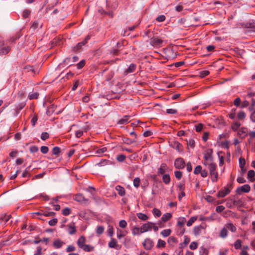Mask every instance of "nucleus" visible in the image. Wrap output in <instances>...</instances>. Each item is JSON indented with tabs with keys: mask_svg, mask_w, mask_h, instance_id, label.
I'll list each match as a JSON object with an SVG mask.
<instances>
[{
	"mask_svg": "<svg viewBox=\"0 0 255 255\" xmlns=\"http://www.w3.org/2000/svg\"><path fill=\"white\" fill-rule=\"evenodd\" d=\"M162 180L165 184H168L170 182V177L169 174H163L162 176Z\"/></svg>",
	"mask_w": 255,
	"mask_h": 255,
	"instance_id": "30",
	"label": "nucleus"
},
{
	"mask_svg": "<svg viewBox=\"0 0 255 255\" xmlns=\"http://www.w3.org/2000/svg\"><path fill=\"white\" fill-rule=\"evenodd\" d=\"M85 65V60H82L79 63L76 64L77 69H80L82 68Z\"/></svg>",
	"mask_w": 255,
	"mask_h": 255,
	"instance_id": "62",
	"label": "nucleus"
},
{
	"mask_svg": "<svg viewBox=\"0 0 255 255\" xmlns=\"http://www.w3.org/2000/svg\"><path fill=\"white\" fill-rule=\"evenodd\" d=\"M80 42L78 43L76 45L72 47V51L74 53L80 52L83 46L82 45Z\"/></svg>",
	"mask_w": 255,
	"mask_h": 255,
	"instance_id": "19",
	"label": "nucleus"
},
{
	"mask_svg": "<svg viewBox=\"0 0 255 255\" xmlns=\"http://www.w3.org/2000/svg\"><path fill=\"white\" fill-rule=\"evenodd\" d=\"M247 128H242L239 131L238 134L240 135L242 138H245V136L247 135Z\"/></svg>",
	"mask_w": 255,
	"mask_h": 255,
	"instance_id": "21",
	"label": "nucleus"
},
{
	"mask_svg": "<svg viewBox=\"0 0 255 255\" xmlns=\"http://www.w3.org/2000/svg\"><path fill=\"white\" fill-rule=\"evenodd\" d=\"M25 106L24 102H21L15 105V108L17 109V111H20Z\"/></svg>",
	"mask_w": 255,
	"mask_h": 255,
	"instance_id": "40",
	"label": "nucleus"
},
{
	"mask_svg": "<svg viewBox=\"0 0 255 255\" xmlns=\"http://www.w3.org/2000/svg\"><path fill=\"white\" fill-rule=\"evenodd\" d=\"M61 152L60 148L58 146H55L52 149V154L58 156Z\"/></svg>",
	"mask_w": 255,
	"mask_h": 255,
	"instance_id": "42",
	"label": "nucleus"
},
{
	"mask_svg": "<svg viewBox=\"0 0 255 255\" xmlns=\"http://www.w3.org/2000/svg\"><path fill=\"white\" fill-rule=\"evenodd\" d=\"M104 231V227L102 226H99L97 227L96 233L98 235H100L103 233Z\"/></svg>",
	"mask_w": 255,
	"mask_h": 255,
	"instance_id": "46",
	"label": "nucleus"
},
{
	"mask_svg": "<svg viewBox=\"0 0 255 255\" xmlns=\"http://www.w3.org/2000/svg\"><path fill=\"white\" fill-rule=\"evenodd\" d=\"M197 219V216H193V217H191V218L188 220V221L187 222V224H186V225H187V226L188 227H190V226H191L192 225V224H193V223H194V222H195V221H196Z\"/></svg>",
	"mask_w": 255,
	"mask_h": 255,
	"instance_id": "43",
	"label": "nucleus"
},
{
	"mask_svg": "<svg viewBox=\"0 0 255 255\" xmlns=\"http://www.w3.org/2000/svg\"><path fill=\"white\" fill-rule=\"evenodd\" d=\"M126 158V155L124 154H119L117 156L116 159L119 162H123Z\"/></svg>",
	"mask_w": 255,
	"mask_h": 255,
	"instance_id": "52",
	"label": "nucleus"
},
{
	"mask_svg": "<svg viewBox=\"0 0 255 255\" xmlns=\"http://www.w3.org/2000/svg\"><path fill=\"white\" fill-rule=\"evenodd\" d=\"M152 213L155 216H157L158 217H159L161 215V211L157 208H154L153 209Z\"/></svg>",
	"mask_w": 255,
	"mask_h": 255,
	"instance_id": "55",
	"label": "nucleus"
},
{
	"mask_svg": "<svg viewBox=\"0 0 255 255\" xmlns=\"http://www.w3.org/2000/svg\"><path fill=\"white\" fill-rule=\"evenodd\" d=\"M81 249L83 250L85 252H90L94 251V247L90 245L85 244Z\"/></svg>",
	"mask_w": 255,
	"mask_h": 255,
	"instance_id": "26",
	"label": "nucleus"
},
{
	"mask_svg": "<svg viewBox=\"0 0 255 255\" xmlns=\"http://www.w3.org/2000/svg\"><path fill=\"white\" fill-rule=\"evenodd\" d=\"M213 149L211 148H208L206 150L204 154V159L205 161H207L208 160H210L211 161H213Z\"/></svg>",
	"mask_w": 255,
	"mask_h": 255,
	"instance_id": "9",
	"label": "nucleus"
},
{
	"mask_svg": "<svg viewBox=\"0 0 255 255\" xmlns=\"http://www.w3.org/2000/svg\"><path fill=\"white\" fill-rule=\"evenodd\" d=\"M242 27L248 29L249 31L255 32V21L252 20L241 24Z\"/></svg>",
	"mask_w": 255,
	"mask_h": 255,
	"instance_id": "2",
	"label": "nucleus"
},
{
	"mask_svg": "<svg viewBox=\"0 0 255 255\" xmlns=\"http://www.w3.org/2000/svg\"><path fill=\"white\" fill-rule=\"evenodd\" d=\"M240 126L241 123L239 122H236L233 124L232 128L234 131H236Z\"/></svg>",
	"mask_w": 255,
	"mask_h": 255,
	"instance_id": "39",
	"label": "nucleus"
},
{
	"mask_svg": "<svg viewBox=\"0 0 255 255\" xmlns=\"http://www.w3.org/2000/svg\"><path fill=\"white\" fill-rule=\"evenodd\" d=\"M167 170V166L166 163H162L160 168L158 169L157 174L158 175H163Z\"/></svg>",
	"mask_w": 255,
	"mask_h": 255,
	"instance_id": "13",
	"label": "nucleus"
},
{
	"mask_svg": "<svg viewBox=\"0 0 255 255\" xmlns=\"http://www.w3.org/2000/svg\"><path fill=\"white\" fill-rule=\"evenodd\" d=\"M225 227L227 230H229L232 232H235L236 231V227L232 223H228L226 224Z\"/></svg>",
	"mask_w": 255,
	"mask_h": 255,
	"instance_id": "28",
	"label": "nucleus"
},
{
	"mask_svg": "<svg viewBox=\"0 0 255 255\" xmlns=\"http://www.w3.org/2000/svg\"><path fill=\"white\" fill-rule=\"evenodd\" d=\"M68 227L69 229H71V230L69 231V233L70 235H73L76 233V230L74 226H72V225L70 224L68 225Z\"/></svg>",
	"mask_w": 255,
	"mask_h": 255,
	"instance_id": "56",
	"label": "nucleus"
},
{
	"mask_svg": "<svg viewBox=\"0 0 255 255\" xmlns=\"http://www.w3.org/2000/svg\"><path fill=\"white\" fill-rule=\"evenodd\" d=\"M86 238L84 236H81L77 242V244L79 248H81L83 246L85 245Z\"/></svg>",
	"mask_w": 255,
	"mask_h": 255,
	"instance_id": "18",
	"label": "nucleus"
},
{
	"mask_svg": "<svg viewBox=\"0 0 255 255\" xmlns=\"http://www.w3.org/2000/svg\"><path fill=\"white\" fill-rule=\"evenodd\" d=\"M228 235V230L226 227L223 228L220 233V236L223 238H226Z\"/></svg>",
	"mask_w": 255,
	"mask_h": 255,
	"instance_id": "36",
	"label": "nucleus"
},
{
	"mask_svg": "<svg viewBox=\"0 0 255 255\" xmlns=\"http://www.w3.org/2000/svg\"><path fill=\"white\" fill-rule=\"evenodd\" d=\"M140 179L139 177H136L134 179L133 183L135 187H138L139 186Z\"/></svg>",
	"mask_w": 255,
	"mask_h": 255,
	"instance_id": "53",
	"label": "nucleus"
},
{
	"mask_svg": "<svg viewBox=\"0 0 255 255\" xmlns=\"http://www.w3.org/2000/svg\"><path fill=\"white\" fill-rule=\"evenodd\" d=\"M232 202H233V204L234 206L243 207V201L240 199H232Z\"/></svg>",
	"mask_w": 255,
	"mask_h": 255,
	"instance_id": "27",
	"label": "nucleus"
},
{
	"mask_svg": "<svg viewBox=\"0 0 255 255\" xmlns=\"http://www.w3.org/2000/svg\"><path fill=\"white\" fill-rule=\"evenodd\" d=\"M202 170V166L201 165H197L194 170V173L195 174H198L199 173H200L201 172Z\"/></svg>",
	"mask_w": 255,
	"mask_h": 255,
	"instance_id": "58",
	"label": "nucleus"
},
{
	"mask_svg": "<svg viewBox=\"0 0 255 255\" xmlns=\"http://www.w3.org/2000/svg\"><path fill=\"white\" fill-rule=\"evenodd\" d=\"M174 166L176 169H182L185 166V162L183 158L178 157L174 161Z\"/></svg>",
	"mask_w": 255,
	"mask_h": 255,
	"instance_id": "4",
	"label": "nucleus"
},
{
	"mask_svg": "<svg viewBox=\"0 0 255 255\" xmlns=\"http://www.w3.org/2000/svg\"><path fill=\"white\" fill-rule=\"evenodd\" d=\"M64 243L59 239L55 240L53 243V246L55 249L61 248Z\"/></svg>",
	"mask_w": 255,
	"mask_h": 255,
	"instance_id": "17",
	"label": "nucleus"
},
{
	"mask_svg": "<svg viewBox=\"0 0 255 255\" xmlns=\"http://www.w3.org/2000/svg\"><path fill=\"white\" fill-rule=\"evenodd\" d=\"M116 190L118 192V194L121 196H123L125 195L126 190L125 188L121 185H117L116 187Z\"/></svg>",
	"mask_w": 255,
	"mask_h": 255,
	"instance_id": "16",
	"label": "nucleus"
},
{
	"mask_svg": "<svg viewBox=\"0 0 255 255\" xmlns=\"http://www.w3.org/2000/svg\"><path fill=\"white\" fill-rule=\"evenodd\" d=\"M241 241L240 240H237L234 244L235 248L237 250L240 249L241 248Z\"/></svg>",
	"mask_w": 255,
	"mask_h": 255,
	"instance_id": "59",
	"label": "nucleus"
},
{
	"mask_svg": "<svg viewBox=\"0 0 255 255\" xmlns=\"http://www.w3.org/2000/svg\"><path fill=\"white\" fill-rule=\"evenodd\" d=\"M229 188H232V184H227L223 189L219 191L218 193L217 197L218 198H223L228 195L231 192V189Z\"/></svg>",
	"mask_w": 255,
	"mask_h": 255,
	"instance_id": "1",
	"label": "nucleus"
},
{
	"mask_svg": "<svg viewBox=\"0 0 255 255\" xmlns=\"http://www.w3.org/2000/svg\"><path fill=\"white\" fill-rule=\"evenodd\" d=\"M171 231L170 229H165L163 230L161 232V234L164 237L169 236L171 234Z\"/></svg>",
	"mask_w": 255,
	"mask_h": 255,
	"instance_id": "44",
	"label": "nucleus"
},
{
	"mask_svg": "<svg viewBox=\"0 0 255 255\" xmlns=\"http://www.w3.org/2000/svg\"><path fill=\"white\" fill-rule=\"evenodd\" d=\"M163 43V40L162 39H159L157 37H152L150 38V44L154 46L157 47L161 45Z\"/></svg>",
	"mask_w": 255,
	"mask_h": 255,
	"instance_id": "7",
	"label": "nucleus"
},
{
	"mask_svg": "<svg viewBox=\"0 0 255 255\" xmlns=\"http://www.w3.org/2000/svg\"><path fill=\"white\" fill-rule=\"evenodd\" d=\"M127 234V232H123L122 231H118L117 232V238L119 239H121L122 237L125 236Z\"/></svg>",
	"mask_w": 255,
	"mask_h": 255,
	"instance_id": "51",
	"label": "nucleus"
},
{
	"mask_svg": "<svg viewBox=\"0 0 255 255\" xmlns=\"http://www.w3.org/2000/svg\"><path fill=\"white\" fill-rule=\"evenodd\" d=\"M206 225L205 223L202 224L199 226H197L194 228V234L195 236L199 235L201 233L202 229H205Z\"/></svg>",
	"mask_w": 255,
	"mask_h": 255,
	"instance_id": "10",
	"label": "nucleus"
},
{
	"mask_svg": "<svg viewBox=\"0 0 255 255\" xmlns=\"http://www.w3.org/2000/svg\"><path fill=\"white\" fill-rule=\"evenodd\" d=\"M166 245V243L164 241H163L161 239L158 240V243L156 246L157 248H160L161 247L164 248Z\"/></svg>",
	"mask_w": 255,
	"mask_h": 255,
	"instance_id": "48",
	"label": "nucleus"
},
{
	"mask_svg": "<svg viewBox=\"0 0 255 255\" xmlns=\"http://www.w3.org/2000/svg\"><path fill=\"white\" fill-rule=\"evenodd\" d=\"M119 52L120 50L118 49L113 47L110 50V54L114 56H116L119 55Z\"/></svg>",
	"mask_w": 255,
	"mask_h": 255,
	"instance_id": "45",
	"label": "nucleus"
},
{
	"mask_svg": "<svg viewBox=\"0 0 255 255\" xmlns=\"http://www.w3.org/2000/svg\"><path fill=\"white\" fill-rule=\"evenodd\" d=\"M246 164L245 159L244 158H240L239 159V165L240 167L241 168V170L243 172H245V170H244V166Z\"/></svg>",
	"mask_w": 255,
	"mask_h": 255,
	"instance_id": "31",
	"label": "nucleus"
},
{
	"mask_svg": "<svg viewBox=\"0 0 255 255\" xmlns=\"http://www.w3.org/2000/svg\"><path fill=\"white\" fill-rule=\"evenodd\" d=\"M136 68V65L134 63H131L130 64L129 67L124 72L125 75H128V74L133 73L134 72Z\"/></svg>",
	"mask_w": 255,
	"mask_h": 255,
	"instance_id": "14",
	"label": "nucleus"
},
{
	"mask_svg": "<svg viewBox=\"0 0 255 255\" xmlns=\"http://www.w3.org/2000/svg\"><path fill=\"white\" fill-rule=\"evenodd\" d=\"M169 145L172 148L177 150L178 152H181L183 151V146L178 141L173 140L169 141Z\"/></svg>",
	"mask_w": 255,
	"mask_h": 255,
	"instance_id": "5",
	"label": "nucleus"
},
{
	"mask_svg": "<svg viewBox=\"0 0 255 255\" xmlns=\"http://www.w3.org/2000/svg\"><path fill=\"white\" fill-rule=\"evenodd\" d=\"M123 142L127 144H130L135 141V139H132L128 137H125L123 138Z\"/></svg>",
	"mask_w": 255,
	"mask_h": 255,
	"instance_id": "41",
	"label": "nucleus"
},
{
	"mask_svg": "<svg viewBox=\"0 0 255 255\" xmlns=\"http://www.w3.org/2000/svg\"><path fill=\"white\" fill-rule=\"evenodd\" d=\"M172 218L171 214L169 213H166L163 215L161 218V220L163 222H166Z\"/></svg>",
	"mask_w": 255,
	"mask_h": 255,
	"instance_id": "24",
	"label": "nucleus"
},
{
	"mask_svg": "<svg viewBox=\"0 0 255 255\" xmlns=\"http://www.w3.org/2000/svg\"><path fill=\"white\" fill-rule=\"evenodd\" d=\"M30 168H31L30 165L26 168V169H25V170L23 172V173L22 174V177H25L26 176L29 177L30 176V174L29 173V172L30 170Z\"/></svg>",
	"mask_w": 255,
	"mask_h": 255,
	"instance_id": "35",
	"label": "nucleus"
},
{
	"mask_svg": "<svg viewBox=\"0 0 255 255\" xmlns=\"http://www.w3.org/2000/svg\"><path fill=\"white\" fill-rule=\"evenodd\" d=\"M31 10L28 9H26L23 10L22 15L24 18H26L29 16Z\"/></svg>",
	"mask_w": 255,
	"mask_h": 255,
	"instance_id": "47",
	"label": "nucleus"
},
{
	"mask_svg": "<svg viewBox=\"0 0 255 255\" xmlns=\"http://www.w3.org/2000/svg\"><path fill=\"white\" fill-rule=\"evenodd\" d=\"M143 246L146 250H150L153 246L154 243L152 240L146 238L142 243Z\"/></svg>",
	"mask_w": 255,
	"mask_h": 255,
	"instance_id": "6",
	"label": "nucleus"
},
{
	"mask_svg": "<svg viewBox=\"0 0 255 255\" xmlns=\"http://www.w3.org/2000/svg\"><path fill=\"white\" fill-rule=\"evenodd\" d=\"M132 234L133 235H139L140 233V228H138L137 227H133L131 230Z\"/></svg>",
	"mask_w": 255,
	"mask_h": 255,
	"instance_id": "34",
	"label": "nucleus"
},
{
	"mask_svg": "<svg viewBox=\"0 0 255 255\" xmlns=\"http://www.w3.org/2000/svg\"><path fill=\"white\" fill-rule=\"evenodd\" d=\"M210 74V72L208 70H203L200 72V76L201 78H205Z\"/></svg>",
	"mask_w": 255,
	"mask_h": 255,
	"instance_id": "60",
	"label": "nucleus"
},
{
	"mask_svg": "<svg viewBox=\"0 0 255 255\" xmlns=\"http://www.w3.org/2000/svg\"><path fill=\"white\" fill-rule=\"evenodd\" d=\"M22 36V34L21 33V31H19L17 32L15 35L12 37H11L9 39V41L12 43H14L15 41L17 39H18L21 36Z\"/></svg>",
	"mask_w": 255,
	"mask_h": 255,
	"instance_id": "20",
	"label": "nucleus"
},
{
	"mask_svg": "<svg viewBox=\"0 0 255 255\" xmlns=\"http://www.w3.org/2000/svg\"><path fill=\"white\" fill-rule=\"evenodd\" d=\"M71 212V210L69 208H65L62 210V214L64 216L69 215Z\"/></svg>",
	"mask_w": 255,
	"mask_h": 255,
	"instance_id": "57",
	"label": "nucleus"
},
{
	"mask_svg": "<svg viewBox=\"0 0 255 255\" xmlns=\"http://www.w3.org/2000/svg\"><path fill=\"white\" fill-rule=\"evenodd\" d=\"M56 107L54 105H51L47 108L46 111V115L50 116L51 114L55 111Z\"/></svg>",
	"mask_w": 255,
	"mask_h": 255,
	"instance_id": "22",
	"label": "nucleus"
},
{
	"mask_svg": "<svg viewBox=\"0 0 255 255\" xmlns=\"http://www.w3.org/2000/svg\"><path fill=\"white\" fill-rule=\"evenodd\" d=\"M108 246L110 248H114L116 250H119L121 248V247L117 244V242L116 239L114 238H112L109 243Z\"/></svg>",
	"mask_w": 255,
	"mask_h": 255,
	"instance_id": "12",
	"label": "nucleus"
},
{
	"mask_svg": "<svg viewBox=\"0 0 255 255\" xmlns=\"http://www.w3.org/2000/svg\"><path fill=\"white\" fill-rule=\"evenodd\" d=\"M136 216L138 219L142 221H146L148 219V217L146 215L143 214L142 213H137Z\"/></svg>",
	"mask_w": 255,
	"mask_h": 255,
	"instance_id": "32",
	"label": "nucleus"
},
{
	"mask_svg": "<svg viewBox=\"0 0 255 255\" xmlns=\"http://www.w3.org/2000/svg\"><path fill=\"white\" fill-rule=\"evenodd\" d=\"M130 116L129 115L125 116L122 119H120L117 123L118 125H126L129 122V118Z\"/></svg>",
	"mask_w": 255,
	"mask_h": 255,
	"instance_id": "15",
	"label": "nucleus"
},
{
	"mask_svg": "<svg viewBox=\"0 0 255 255\" xmlns=\"http://www.w3.org/2000/svg\"><path fill=\"white\" fill-rule=\"evenodd\" d=\"M174 175L175 177L178 179L180 180L182 176V172L180 171H175L174 172Z\"/></svg>",
	"mask_w": 255,
	"mask_h": 255,
	"instance_id": "63",
	"label": "nucleus"
},
{
	"mask_svg": "<svg viewBox=\"0 0 255 255\" xmlns=\"http://www.w3.org/2000/svg\"><path fill=\"white\" fill-rule=\"evenodd\" d=\"M246 113L243 111H240L238 114V118L240 120H244L246 118Z\"/></svg>",
	"mask_w": 255,
	"mask_h": 255,
	"instance_id": "49",
	"label": "nucleus"
},
{
	"mask_svg": "<svg viewBox=\"0 0 255 255\" xmlns=\"http://www.w3.org/2000/svg\"><path fill=\"white\" fill-rule=\"evenodd\" d=\"M211 176V180L213 182H216L218 180V173L215 171L210 173Z\"/></svg>",
	"mask_w": 255,
	"mask_h": 255,
	"instance_id": "25",
	"label": "nucleus"
},
{
	"mask_svg": "<svg viewBox=\"0 0 255 255\" xmlns=\"http://www.w3.org/2000/svg\"><path fill=\"white\" fill-rule=\"evenodd\" d=\"M255 176V172L253 170H250L248 173V178H251V181L253 182L255 180L254 177Z\"/></svg>",
	"mask_w": 255,
	"mask_h": 255,
	"instance_id": "29",
	"label": "nucleus"
},
{
	"mask_svg": "<svg viewBox=\"0 0 255 255\" xmlns=\"http://www.w3.org/2000/svg\"><path fill=\"white\" fill-rule=\"evenodd\" d=\"M10 48L9 46L1 47L0 48V55H5L10 51Z\"/></svg>",
	"mask_w": 255,
	"mask_h": 255,
	"instance_id": "23",
	"label": "nucleus"
},
{
	"mask_svg": "<svg viewBox=\"0 0 255 255\" xmlns=\"http://www.w3.org/2000/svg\"><path fill=\"white\" fill-rule=\"evenodd\" d=\"M154 225V224L151 222H148L147 223L143 224L140 227V233H143L151 230L152 225Z\"/></svg>",
	"mask_w": 255,
	"mask_h": 255,
	"instance_id": "8",
	"label": "nucleus"
},
{
	"mask_svg": "<svg viewBox=\"0 0 255 255\" xmlns=\"http://www.w3.org/2000/svg\"><path fill=\"white\" fill-rule=\"evenodd\" d=\"M200 255H208V251L204 247H201L200 249Z\"/></svg>",
	"mask_w": 255,
	"mask_h": 255,
	"instance_id": "50",
	"label": "nucleus"
},
{
	"mask_svg": "<svg viewBox=\"0 0 255 255\" xmlns=\"http://www.w3.org/2000/svg\"><path fill=\"white\" fill-rule=\"evenodd\" d=\"M187 144L188 146H190L191 148L195 147V141L193 139H190L188 141L187 140Z\"/></svg>",
	"mask_w": 255,
	"mask_h": 255,
	"instance_id": "64",
	"label": "nucleus"
},
{
	"mask_svg": "<svg viewBox=\"0 0 255 255\" xmlns=\"http://www.w3.org/2000/svg\"><path fill=\"white\" fill-rule=\"evenodd\" d=\"M39 96V94L37 92L30 93L28 95V98L30 100L37 99Z\"/></svg>",
	"mask_w": 255,
	"mask_h": 255,
	"instance_id": "37",
	"label": "nucleus"
},
{
	"mask_svg": "<svg viewBox=\"0 0 255 255\" xmlns=\"http://www.w3.org/2000/svg\"><path fill=\"white\" fill-rule=\"evenodd\" d=\"M251 190V187L249 184H245L239 187L236 190V194L241 195L243 193H249Z\"/></svg>",
	"mask_w": 255,
	"mask_h": 255,
	"instance_id": "3",
	"label": "nucleus"
},
{
	"mask_svg": "<svg viewBox=\"0 0 255 255\" xmlns=\"http://www.w3.org/2000/svg\"><path fill=\"white\" fill-rule=\"evenodd\" d=\"M217 166L214 163H211L208 164V168L210 171V173L216 171Z\"/></svg>",
	"mask_w": 255,
	"mask_h": 255,
	"instance_id": "38",
	"label": "nucleus"
},
{
	"mask_svg": "<svg viewBox=\"0 0 255 255\" xmlns=\"http://www.w3.org/2000/svg\"><path fill=\"white\" fill-rule=\"evenodd\" d=\"M74 200L77 202L82 203L84 202L85 203L88 202V199H86L82 194L78 193L75 195Z\"/></svg>",
	"mask_w": 255,
	"mask_h": 255,
	"instance_id": "11",
	"label": "nucleus"
},
{
	"mask_svg": "<svg viewBox=\"0 0 255 255\" xmlns=\"http://www.w3.org/2000/svg\"><path fill=\"white\" fill-rule=\"evenodd\" d=\"M49 137V134L47 132H42L40 138L43 140H45Z\"/></svg>",
	"mask_w": 255,
	"mask_h": 255,
	"instance_id": "54",
	"label": "nucleus"
},
{
	"mask_svg": "<svg viewBox=\"0 0 255 255\" xmlns=\"http://www.w3.org/2000/svg\"><path fill=\"white\" fill-rule=\"evenodd\" d=\"M186 222V219L184 217H180L178 219V221L177 223V225L178 227H182V226L184 225Z\"/></svg>",
	"mask_w": 255,
	"mask_h": 255,
	"instance_id": "33",
	"label": "nucleus"
},
{
	"mask_svg": "<svg viewBox=\"0 0 255 255\" xmlns=\"http://www.w3.org/2000/svg\"><path fill=\"white\" fill-rule=\"evenodd\" d=\"M90 38H91V36L90 35H88L85 37V38H84V39L83 41H82L80 42L81 43H82L81 44L82 46H84L88 43V41L90 39Z\"/></svg>",
	"mask_w": 255,
	"mask_h": 255,
	"instance_id": "61",
	"label": "nucleus"
}]
</instances>
